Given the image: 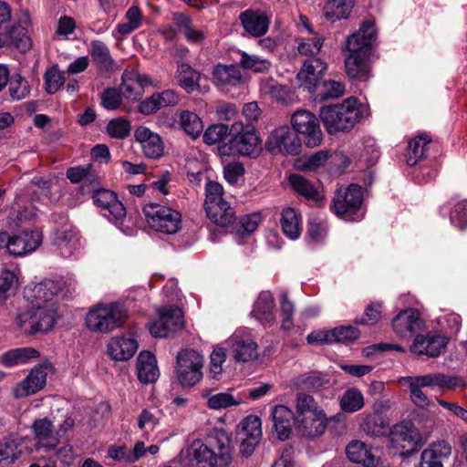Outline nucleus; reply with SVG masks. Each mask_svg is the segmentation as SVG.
<instances>
[{
    "mask_svg": "<svg viewBox=\"0 0 467 467\" xmlns=\"http://www.w3.org/2000/svg\"><path fill=\"white\" fill-rule=\"evenodd\" d=\"M75 285L73 276H57L26 286L24 295L33 306L17 314L15 320L16 328L26 336L53 328L58 317V306L54 298L60 293H70Z\"/></svg>",
    "mask_w": 467,
    "mask_h": 467,
    "instance_id": "1",
    "label": "nucleus"
},
{
    "mask_svg": "<svg viewBox=\"0 0 467 467\" xmlns=\"http://www.w3.org/2000/svg\"><path fill=\"white\" fill-rule=\"evenodd\" d=\"M210 444L194 440L183 448L178 461L182 467H227L232 462L230 439L223 431H216L210 438Z\"/></svg>",
    "mask_w": 467,
    "mask_h": 467,
    "instance_id": "2",
    "label": "nucleus"
},
{
    "mask_svg": "<svg viewBox=\"0 0 467 467\" xmlns=\"http://www.w3.org/2000/svg\"><path fill=\"white\" fill-rule=\"evenodd\" d=\"M376 38V27L371 21L364 22L359 29L349 36L346 48L349 55L345 59L347 75L350 78L367 81L370 77L368 57L370 46Z\"/></svg>",
    "mask_w": 467,
    "mask_h": 467,
    "instance_id": "3",
    "label": "nucleus"
},
{
    "mask_svg": "<svg viewBox=\"0 0 467 467\" xmlns=\"http://www.w3.org/2000/svg\"><path fill=\"white\" fill-rule=\"evenodd\" d=\"M366 110L357 98L349 97L341 103L321 107L319 118L327 133L334 135L350 131L364 117Z\"/></svg>",
    "mask_w": 467,
    "mask_h": 467,
    "instance_id": "4",
    "label": "nucleus"
},
{
    "mask_svg": "<svg viewBox=\"0 0 467 467\" xmlns=\"http://www.w3.org/2000/svg\"><path fill=\"white\" fill-rule=\"evenodd\" d=\"M295 421L302 435L307 437L322 435L327 427L324 410L312 396L305 393L297 395Z\"/></svg>",
    "mask_w": 467,
    "mask_h": 467,
    "instance_id": "5",
    "label": "nucleus"
},
{
    "mask_svg": "<svg viewBox=\"0 0 467 467\" xmlns=\"http://www.w3.org/2000/svg\"><path fill=\"white\" fill-rule=\"evenodd\" d=\"M126 309L118 303L98 304L86 316L87 327L96 333H109L122 326Z\"/></svg>",
    "mask_w": 467,
    "mask_h": 467,
    "instance_id": "6",
    "label": "nucleus"
},
{
    "mask_svg": "<svg viewBox=\"0 0 467 467\" xmlns=\"http://www.w3.org/2000/svg\"><path fill=\"white\" fill-rule=\"evenodd\" d=\"M362 188L358 184H350L348 188L336 192L333 198L332 210L337 216L347 222H358L363 219Z\"/></svg>",
    "mask_w": 467,
    "mask_h": 467,
    "instance_id": "7",
    "label": "nucleus"
},
{
    "mask_svg": "<svg viewBox=\"0 0 467 467\" xmlns=\"http://www.w3.org/2000/svg\"><path fill=\"white\" fill-rule=\"evenodd\" d=\"M149 227L165 234H174L182 229V214L175 209L159 203H149L143 208Z\"/></svg>",
    "mask_w": 467,
    "mask_h": 467,
    "instance_id": "8",
    "label": "nucleus"
},
{
    "mask_svg": "<svg viewBox=\"0 0 467 467\" xmlns=\"http://www.w3.org/2000/svg\"><path fill=\"white\" fill-rule=\"evenodd\" d=\"M229 149L243 156L256 157L260 150V139L251 124L234 122L230 129Z\"/></svg>",
    "mask_w": 467,
    "mask_h": 467,
    "instance_id": "9",
    "label": "nucleus"
},
{
    "mask_svg": "<svg viewBox=\"0 0 467 467\" xmlns=\"http://www.w3.org/2000/svg\"><path fill=\"white\" fill-rule=\"evenodd\" d=\"M176 373L179 383L190 388L202 379L203 357L193 349H183L176 357Z\"/></svg>",
    "mask_w": 467,
    "mask_h": 467,
    "instance_id": "10",
    "label": "nucleus"
},
{
    "mask_svg": "<svg viewBox=\"0 0 467 467\" xmlns=\"http://www.w3.org/2000/svg\"><path fill=\"white\" fill-rule=\"evenodd\" d=\"M43 241L40 231L23 232L9 235L7 232H0V249H5L11 255L25 256L36 251Z\"/></svg>",
    "mask_w": 467,
    "mask_h": 467,
    "instance_id": "11",
    "label": "nucleus"
},
{
    "mask_svg": "<svg viewBox=\"0 0 467 467\" xmlns=\"http://www.w3.org/2000/svg\"><path fill=\"white\" fill-rule=\"evenodd\" d=\"M293 130L304 136L305 143L309 148L321 144L323 133L320 129L319 119L306 109H298L291 117Z\"/></svg>",
    "mask_w": 467,
    "mask_h": 467,
    "instance_id": "12",
    "label": "nucleus"
},
{
    "mask_svg": "<svg viewBox=\"0 0 467 467\" xmlns=\"http://www.w3.org/2000/svg\"><path fill=\"white\" fill-rule=\"evenodd\" d=\"M91 192H93V202L100 209L101 214L120 228L126 217V209L115 192L106 189H97V187Z\"/></svg>",
    "mask_w": 467,
    "mask_h": 467,
    "instance_id": "13",
    "label": "nucleus"
},
{
    "mask_svg": "<svg viewBox=\"0 0 467 467\" xmlns=\"http://www.w3.org/2000/svg\"><path fill=\"white\" fill-rule=\"evenodd\" d=\"M52 246L58 256L72 258L80 254L83 244L79 232L72 225H64L54 232Z\"/></svg>",
    "mask_w": 467,
    "mask_h": 467,
    "instance_id": "14",
    "label": "nucleus"
},
{
    "mask_svg": "<svg viewBox=\"0 0 467 467\" xmlns=\"http://www.w3.org/2000/svg\"><path fill=\"white\" fill-rule=\"evenodd\" d=\"M182 325V312L177 306L161 307L157 317L148 323L150 333L154 337H166Z\"/></svg>",
    "mask_w": 467,
    "mask_h": 467,
    "instance_id": "15",
    "label": "nucleus"
},
{
    "mask_svg": "<svg viewBox=\"0 0 467 467\" xmlns=\"http://www.w3.org/2000/svg\"><path fill=\"white\" fill-rule=\"evenodd\" d=\"M267 148L273 153L296 155L301 149V140L287 126L275 129L268 138Z\"/></svg>",
    "mask_w": 467,
    "mask_h": 467,
    "instance_id": "16",
    "label": "nucleus"
},
{
    "mask_svg": "<svg viewBox=\"0 0 467 467\" xmlns=\"http://www.w3.org/2000/svg\"><path fill=\"white\" fill-rule=\"evenodd\" d=\"M394 333L400 338H410L425 327V321L420 313L414 308L400 311L391 321Z\"/></svg>",
    "mask_w": 467,
    "mask_h": 467,
    "instance_id": "17",
    "label": "nucleus"
},
{
    "mask_svg": "<svg viewBox=\"0 0 467 467\" xmlns=\"http://www.w3.org/2000/svg\"><path fill=\"white\" fill-rule=\"evenodd\" d=\"M327 69V63L319 57L306 59L296 75L299 87L314 93Z\"/></svg>",
    "mask_w": 467,
    "mask_h": 467,
    "instance_id": "18",
    "label": "nucleus"
},
{
    "mask_svg": "<svg viewBox=\"0 0 467 467\" xmlns=\"http://www.w3.org/2000/svg\"><path fill=\"white\" fill-rule=\"evenodd\" d=\"M238 435L242 439L240 444L241 453L249 456L262 437L260 418L254 415L244 418L239 424Z\"/></svg>",
    "mask_w": 467,
    "mask_h": 467,
    "instance_id": "19",
    "label": "nucleus"
},
{
    "mask_svg": "<svg viewBox=\"0 0 467 467\" xmlns=\"http://www.w3.org/2000/svg\"><path fill=\"white\" fill-rule=\"evenodd\" d=\"M447 343V337L437 332L418 334L410 346V351L419 356L436 358L441 355Z\"/></svg>",
    "mask_w": 467,
    "mask_h": 467,
    "instance_id": "20",
    "label": "nucleus"
},
{
    "mask_svg": "<svg viewBox=\"0 0 467 467\" xmlns=\"http://www.w3.org/2000/svg\"><path fill=\"white\" fill-rule=\"evenodd\" d=\"M148 86L157 88L150 78L146 74H140L136 70H126L122 75V83L119 90L121 95L130 100H138Z\"/></svg>",
    "mask_w": 467,
    "mask_h": 467,
    "instance_id": "21",
    "label": "nucleus"
},
{
    "mask_svg": "<svg viewBox=\"0 0 467 467\" xmlns=\"http://www.w3.org/2000/svg\"><path fill=\"white\" fill-rule=\"evenodd\" d=\"M228 344L237 361L248 362L257 357V344L244 329L236 330L229 338Z\"/></svg>",
    "mask_w": 467,
    "mask_h": 467,
    "instance_id": "22",
    "label": "nucleus"
},
{
    "mask_svg": "<svg viewBox=\"0 0 467 467\" xmlns=\"http://www.w3.org/2000/svg\"><path fill=\"white\" fill-rule=\"evenodd\" d=\"M134 138L146 158L157 160L163 156L164 143L157 132L145 126H140L134 131Z\"/></svg>",
    "mask_w": 467,
    "mask_h": 467,
    "instance_id": "23",
    "label": "nucleus"
},
{
    "mask_svg": "<svg viewBox=\"0 0 467 467\" xmlns=\"http://www.w3.org/2000/svg\"><path fill=\"white\" fill-rule=\"evenodd\" d=\"M180 99V94L174 89H165L142 99L138 109L143 115H151L161 109L176 106Z\"/></svg>",
    "mask_w": 467,
    "mask_h": 467,
    "instance_id": "24",
    "label": "nucleus"
},
{
    "mask_svg": "<svg viewBox=\"0 0 467 467\" xmlns=\"http://www.w3.org/2000/svg\"><path fill=\"white\" fill-rule=\"evenodd\" d=\"M47 376V371L46 366H36L32 368L28 376L15 387V397L20 399L35 394L46 385Z\"/></svg>",
    "mask_w": 467,
    "mask_h": 467,
    "instance_id": "25",
    "label": "nucleus"
},
{
    "mask_svg": "<svg viewBox=\"0 0 467 467\" xmlns=\"http://www.w3.org/2000/svg\"><path fill=\"white\" fill-rule=\"evenodd\" d=\"M390 441L395 447L402 449L407 446L414 449L422 444V438L419 430L411 423L395 425L390 433Z\"/></svg>",
    "mask_w": 467,
    "mask_h": 467,
    "instance_id": "26",
    "label": "nucleus"
},
{
    "mask_svg": "<svg viewBox=\"0 0 467 467\" xmlns=\"http://www.w3.org/2000/svg\"><path fill=\"white\" fill-rule=\"evenodd\" d=\"M244 29L254 37L264 36L269 28V18L259 10L247 9L239 16Z\"/></svg>",
    "mask_w": 467,
    "mask_h": 467,
    "instance_id": "27",
    "label": "nucleus"
},
{
    "mask_svg": "<svg viewBox=\"0 0 467 467\" xmlns=\"http://www.w3.org/2000/svg\"><path fill=\"white\" fill-rule=\"evenodd\" d=\"M138 342L132 337H114L107 345L108 354L117 361L131 358L138 350Z\"/></svg>",
    "mask_w": 467,
    "mask_h": 467,
    "instance_id": "28",
    "label": "nucleus"
},
{
    "mask_svg": "<svg viewBox=\"0 0 467 467\" xmlns=\"http://www.w3.org/2000/svg\"><path fill=\"white\" fill-rule=\"evenodd\" d=\"M67 177L72 183H81L80 191L83 194L91 192L99 184V178L90 164L69 168L67 171Z\"/></svg>",
    "mask_w": 467,
    "mask_h": 467,
    "instance_id": "29",
    "label": "nucleus"
},
{
    "mask_svg": "<svg viewBox=\"0 0 467 467\" xmlns=\"http://www.w3.org/2000/svg\"><path fill=\"white\" fill-rule=\"evenodd\" d=\"M32 429L38 447L50 451L59 443V437L54 433L52 421L47 418L36 420Z\"/></svg>",
    "mask_w": 467,
    "mask_h": 467,
    "instance_id": "30",
    "label": "nucleus"
},
{
    "mask_svg": "<svg viewBox=\"0 0 467 467\" xmlns=\"http://www.w3.org/2000/svg\"><path fill=\"white\" fill-rule=\"evenodd\" d=\"M451 453V447L446 441H439L425 449L420 455V467H443L442 462Z\"/></svg>",
    "mask_w": 467,
    "mask_h": 467,
    "instance_id": "31",
    "label": "nucleus"
},
{
    "mask_svg": "<svg viewBox=\"0 0 467 467\" xmlns=\"http://www.w3.org/2000/svg\"><path fill=\"white\" fill-rule=\"evenodd\" d=\"M424 387L439 389L442 390H452L464 386L463 379L458 376L443 373H429L416 376Z\"/></svg>",
    "mask_w": 467,
    "mask_h": 467,
    "instance_id": "32",
    "label": "nucleus"
},
{
    "mask_svg": "<svg viewBox=\"0 0 467 467\" xmlns=\"http://www.w3.org/2000/svg\"><path fill=\"white\" fill-rule=\"evenodd\" d=\"M346 453L350 462L359 463L364 467H374L379 462V459L374 455L371 448L361 441H350L346 448Z\"/></svg>",
    "mask_w": 467,
    "mask_h": 467,
    "instance_id": "33",
    "label": "nucleus"
},
{
    "mask_svg": "<svg viewBox=\"0 0 467 467\" xmlns=\"http://www.w3.org/2000/svg\"><path fill=\"white\" fill-rule=\"evenodd\" d=\"M274 428L277 433V437L281 441L287 440L291 434V421L295 420L293 411L284 405H276L271 412Z\"/></svg>",
    "mask_w": 467,
    "mask_h": 467,
    "instance_id": "34",
    "label": "nucleus"
},
{
    "mask_svg": "<svg viewBox=\"0 0 467 467\" xmlns=\"http://www.w3.org/2000/svg\"><path fill=\"white\" fill-rule=\"evenodd\" d=\"M213 78L214 83L223 89L236 87L243 83L242 73L234 65H216L213 70Z\"/></svg>",
    "mask_w": 467,
    "mask_h": 467,
    "instance_id": "35",
    "label": "nucleus"
},
{
    "mask_svg": "<svg viewBox=\"0 0 467 467\" xmlns=\"http://www.w3.org/2000/svg\"><path fill=\"white\" fill-rule=\"evenodd\" d=\"M138 379L144 384L152 383L159 378L155 356L150 351H141L137 359Z\"/></svg>",
    "mask_w": 467,
    "mask_h": 467,
    "instance_id": "36",
    "label": "nucleus"
},
{
    "mask_svg": "<svg viewBox=\"0 0 467 467\" xmlns=\"http://www.w3.org/2000/svg\"><path fill=\"white\" fill-rule=\"evenodd\" d=\"M441 213L442 215L450 213L451 223L460 229L463 230L467 227V201L451 199L450 202L441 207Z\"/></svg>",
    "mask_w": 467,
    "mask_h": 467,
    "instance_id": "37",
    "label": "nucleus"
},
{
    "mask_svg": "<svg viewBox=\"0 0 467 467\" xmlns=\"http://www.w3.org/2000/svg\"><path fill=\"white\" fill-rule=\"evenodd\" d=\"M274 301L272 295L268 292H263L259 295L254 305L252 315L264 326L270 327L275 321L273 312Z\"/></svg>",
    "mask_w": 467,
    "mask_h": 467,
    "instance_id": "38",
    "label": "nucleus"
},
{
    "mask_svg": "<svg viewBox=\"0 0 467 467\" xmlns=\"http://www.w3.org/2000/svg\"><path fill=\"white\" fill-rule=\"evenodd\" d=\"M280 226L283 234L291 240L299 238L302 233V217L293 208H285L281 213Z\"/></svg>",
    "mask_w": 467,
    "mask_h": 467,
    "instance_id": "39",
    "label": "nucleus"
},
{
    "mask_svg": "<svg viewBox=\"0 0 467 467\" xmlns=\"http://www.w3.org/2000/svg\"><path fill=\"white\" fill-rule=\"evenodd\" d=\"M175 78L178 85L187 93L200 90L201 74L187 63L178 66Z\"/></svg>",
    "mask_w": 467,
    "mask_h": 467,
    "instance_id": "40",
    "label": "nucleus"
},
{
    "mask_svg": "<svg viewBox=\"0 0 467 467\" xmlns=\"http://www.w3.org/2000/svg\"><path fill=\"white\" fill-rule=\"evenodd\" d=\"M89 54L100 71L110 72L115 69L116 64L110 56L109 49L102 41L92 40Z\"/></svg>",
    "mask_w": 467,
    "mask_h": 467,
    "instance_id": "41",
    "label": "nucleus"
},
{
    "mask_svg": "<svg viewBox=\"0 0 467 467\" xmlns=\"http://www.w3.org/2000/svg\"><path fill=\"white\" fill-rule=\"evenodd\" d=\"M16 23L12 20L11 8L0 1V47L15 43Z\"/></svg>",
    "mask_w": 467,
    "mask_h": 467,
    "instance_id": "42",
    "label": "nucleus"
},
{
    "mask_svg": "<svg viewBox=\"0 0 467 467\" xmlns=\"http://www.w3.org/2000/svg\"><path fill=\"white\" fill-rule=\"evenodd\" d=\"M38 356V351L33 348H17L3 353L0 357V363L5 367L11 368L25 364Z\"/></svg>",
    "mask_w": 467,
    "mask_h": 467,
    "instance_id": "43",
    "label": "nucleus"
},
{
    "mask_svg": "<svg viewBox=\"0 0 467 467\" xmlns=\"http://www.w3.org/2000/svg\"><path fill=\"white\" fill-rule=\"evenodd\" d=\"M205 212L212 222L221 226H227L235 219L233 208L225 201L206 207Z\"/></svg>",
    "mask_w": 467,
    "mask_h": 467,
    "instance_id": "44",
    "label": "nucleus"
},
{
    "mask_svg": "<svg viewBox=\"0 0 467 467\" xmlns=\"http://www.w3.org/2000/svg\"><path fill=\"white\" fill-rule=\"evenodd\" d=\"M354 5L355 0H328L324 6V16L332 22L347 19Z\"/></svg>",
    "mask_w": 467,
    "mask_h": 467,
    "instance_id": "45",
    "label": "nucleus"
},
{
    "mask_svg": "<svg viewBox=\"0 0 467 467\" xmlns=\"http://www.w3.org/2000/svg\"><path fill=\"white\" fill-rule=\"evenodd\" d=\"M431 139L428 135H420L409 142V149L407 154V163L410 166H414L421 160L427 150H429V144Z\"/></svg>",
    "mask_w": 467,
    "mask_h": 467,
    "instance_id": "46",
    "label": "nucleus"
},
{
    "mask_svg": "<svg viewBox=\"0 0 467 467\" xmlns=\"http://www.w3.org/2000/svg\"><path fill=\"white\" fill-rule=\"evenodd\" d=\"M365 404L364 396L360 390L351 388L344 391L339 399V406L346 413H354L360 410Z\"/></svg>",
    "mask_w": 467,
    "mask_h": 467,
    "instance_id": "47",
    "label": "nucleus"
},
{
    "mask_svg": "<svg viewBox=\"0 0 467 467\" xmlns=\"http://www.w3.org/2000/svg\"><path fill=\"white\" fill-rule=\"evenodd\" d=\"M202 396L207 399V407L214 410H219L223 409H227L232 406H236L239 405L241 402V400H237L229 392H220L216 394H212L211 390H204L202 392Z\"/></svg>",
    "mask_w": 467,
    "mask_h": 467,
    "instance_id": "48",
    "label": "nucleus"
},
{
    "mask_svg": "<svg viewBox=\"0 0 467 467\" xmlns=\"http://www.w3.org/2000/svg\"><path fill=\"white\" fill-rule=\"evenodd\" d=\"M180 126L192 138H197L203 130V123L201 118L190 110H182L180 113Z\"/></svg>",
    "mask_w": 467,
    "mask_h": 467,
    "instance_id": "49",
    "label": "nucleus"
},
{
    "mask_svg": "<svg viewBox=\"0 0 467 467\" xmlns=\"http://www.w3.org/2000/svg\"><path fill=\"white\" fill-rule=\"evenodd\" d=\"M19 439L8 436L0 441V463H13L21 456Z\"/></svg>",
    "mask_w": 467,
    "mask_h": 467,
    "instance_id": "50",
    "label": "nucleus"
},
{
    "mask_svg": "<svg viewBox=\"0 0 467 467\" xmlns=\"http://www.w3.org/2000/svg\"><path fill=\"white\" fill-rule=\"evenodd\" d=\"M309 36H303L296 39L297 50L299 54L306 57H313L317 55L324 44V38L313 32Z\"/></svg>",
    "mask_w": 467,
    "mask_h": 467,
    "instance_id": "51",
    "label": "nucleus"
},
{
    "mask_svg": "<svg viewBox=\"0 0 467 467\" xmlns=\"http://www.w3.org/2000/svg\"><path fill=\"white\" fill-rule=\"evenodd\" d=\"M289 183L295 192L304 196L306 199L312 201H317L319 199V193L315 186L302 175H290Z\"/></svg>",
    "mask_w": 467,
    "mask_h": 467,
    "instance_id": "52",
    "label": "nucleus"
},
{
    "mask_svg": "<svg viewBox=\"0 0 467 467\" xmlns=\"http://www.w3.org/2000/svg\"><path fill=\"white\" fill-rule=\"evenodd\" d=\"M400 380L409 388L410 399L416 406L425 408L429 405L430 400L421 389L424 386L421 385L416 376L403 377Z\"/></svg>",
    "mask_w": 467,
    "mask_h": 467,
    "instance_id": "53",
    "label": "nucleus"
},
{
    "mask_svg": "<svg viewBox=\"0 0 467 467\" xmlns=\"http://www.w3.org/2000/svg\"><path fill=\"white\" fill-rule=\"evenodd\" d=\"M239 63L243 68L255 73H267L272 66L269 60L256 55H249L244 51L241 53Z\"/></svg>",
    "mask_w": 467,
    "mask_h": 467,
    "instance_id": "54",
    "label": "nucleus"
},
{
    "mask_svg": "<svg viewBox=\"0 0 467 467\" xmlns=\"http://www.w3.org/2000/svg\"><path fill=\"white\" fill-rule=\"evenodd\" d=\"M45 88L48 94H55L65 84V72L60 71L57 66L47 69L44 75Z\"/></svg>",
    "mask_w": 467,
    "mask_h": 467,
    "instance_id": "55",
    "label": "nucleus"
},
{
    "mask_svg": "<svg viewBox=\"0 0 467 467\" xmlns=\"http://www.w3.org/2000/svg\"><path fill=\"white\" fill-rule=\"evenodd\" d=\"M325 379L318 372H311L300 375L293 379V384L297 389L315 390L325 384Z\"/></svg>",
    "mask_w": 467,
    "mask_h": 467,
    "instance_id": "56",
    "label": "nucleus"
},
{
    "mask_svg": "<svg viewBox=\"0 0 467 467\" xmlns=\"http://www.w3.org/2000/svg\"><path fill=\"white\" fill-rule=\"evenodd\" d=\"M9 81V94L14 100H21L28 96V82L19 74L13 75Z\"/></svg>",
    "mask_w": 467,
    "mask_h": 467,
    "instance_id": "57",
    "label": "nucleus"
},
{
    "mask_svg": "<svg viewBox=\"0 0 467 467\" xmlns=\"http://www.w3.org/2000/svg\"><path fill=\"white\" fill-rule=\"evenodd\" d=\"M260 90L263 94L270 96L276 101H286V88L284 86L277 84L273 78L262 80L260 84Z\"/></svg>",
    "mask_w": 467,
    "mask_h": 467,
    "instance_id": "58",
    "label": "nucleus"
},
{
    "mask_svg": "<svg viewBox=\"0 0 467 467\" xmlns=\"http://www.w3.org/2000/svg\"><path fill=\"white\" fill-rule=\"evenodd\" d=\"M334 343H348L359 337L360 332L354 326H340L331 329Z\"/></svg>",
    "mask_w": 467,
    "mask_h": 467,
    "instance_id": "59",
    "label": "nucleus"
},
{
    "mask_svg": "<svg viewBox=\"0 0 467 467\" xmlns=\"http://www.w3.org/2000/svg\"><path fill=\"white\" fill-rule=\"evenodd\" d=\"M109 136L115 139H125L130 132V123L123 118L111 119L107 125Z\"/></svg>",
    "mask_w": 467,
    "mask_h": 467,
    "instance_id": "60",
    "label": "nucleus"
},
{
    "mask_svg": "<svg viewBox=\"0 0 467 467\" xmlns=\"http://www.w3.org/2000/svg\"><path fill=\"white\" fill-rule=\"evenodd\" d=\"M228 133L230 134V130L227 125L222 123L213 124L204 131L203 141L208 145H213L223 141Z\"/></svg>",
    "mask_w": 467,
    "mask_h": 467,
    "instance_id": "61",
    "label": "nucleus"
},
{
    "mask_svg": "<svg viewBox=\"0 0 467 467\" xmlns=\"http://www.w3.org/2000/svg\"><path fill=\"white\" fill-rule=\"evenodd\" d=\"M16 275L9 270H5L0 273V301H5L8 293L13 290L17 285Z\"/></svg>",
    "mask_w": 467,
    "mask_h": 467,
    "instance_id": "62",
    "label": "nucleus"
},
{
    "mask_svg": "<svg viewBox=\"0 0 467 467\" xmlns=\"http://www.w3.org/2000/svg\"><path fill=\"white\" fill-rule=\"evenodd\" d=\"M280 308L282 314V328L285 330H290L293 326V315L295 311L294 304L288 300L286 293H283L281 296Z\"/></svg>",
    "mask_w": 467,
    "mask_h": 467,
    "instance_id": "63",
    "label": "nucleus"
},
{
    "mask_svg": "<svg viewBox=\"0 0 467 467\" xmlns=\"http://www.w3.org/2000/svg\"><path fill=\"white\" fill-rule=\"evenodd\" d=\"M205 193L204 208L224 201L223 186L217 182L209 181L205 186Z\"/></svg>",
    "mask_w": 467,
    "mask_h": 467,
    "instance_id": "64",
    "label": "nucleus"
}]
</instances>
